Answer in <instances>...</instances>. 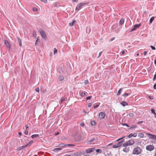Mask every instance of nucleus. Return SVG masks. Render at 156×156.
<instances>
[{
  "mask_svg": "<svg viewBox=\"0 0 156 156\" xmlns=\"http://www.w3.org/2000/svg\"><path fill=\"white\" fill-rule=\"evenodd\" d=\"M129 146L133 144L134 143V141L133 140H130L127 141Z\"/></svg>",
  "mask_w": 156,
  "mask_h": 156,
  "instance_id": "obj_11",
  "label": "nucleus"
},
{
  "mask_svg": "<svg viewBox=\"0 0 156 156\" xmlns=\"http://www.w3.org/2000/svg\"><path fill=\"white\" fill-rule=\"evenodd\" d=\"M129 146V144H128V142H127L123 144V146L124 147H127V146Z\"/></svg>",
  "mask_w": 156,
  "mask_h": 156,
  "instance_id": "obj_24",
  "label": "nucleus"
},
{
  "mask_svg": "<svg viewBox=\"0 0 156 156\" xmlns=\"http://www.w3.org/2000/svg\"><path fill=\"white\" fill-rule=\"evenodd\" d=\"M92 105V104L91 103H90L88 104V106L89 107H90Z\"/></svg>",
  "mask_w": 156,
  "mask_h": 156,
  "instance_id": "obj_53",
  "label": "nucleus"
},
{
  "mask_svg": "<svg viewBox=\"0 0 156 156\" xmlns=\"http://www.w3.org/2000/svg\"><path fill=\"white\" fill-rule=\"evenodd\" d=\"M129 94L128 93H126L124 94L123 96H128Z\"/></svg>",
  "mask_w": 156,
  "mask_h": 156,
  "instance_id": "obj_54",
  "label": "nucleus"
},
{
  "mask_svg": "<svg viewBox=\"0 0 156 156\" xmlns=\"http://www.w3.org/2000/svg\"><path fill=\"white\" fill-rule=\"evenodd\" d=\"M5 43L7 47L10 49V44L8 41L7 40H5Z\"/></svg>",
  "mask_w": 156,
  "mask_h": 156,
  "instance_id": "obj_10",
  "label": "nucleus"
},
{
  "mask_svg": "<svg viewBox=\"0 0 156 156\" xmlns=\"http://www.w3.org/2000/svg\"><path fill=\"white\" fill-rule=\"evenodd\" d=\"M23 149V147H22V146H21V147H19L18 148V151H20L21 150H22V149Z\"/></svg>",
  "mask_w": 156,
  "mask_h": 156,
  "instance_id": "obj_36",
  "label": "nucleus"
},
{
  "mask_svg": "<svg viewBox=\"0 0 156 156\" xmlns=\"http://www.w3.org/2000/svg\"><path fill=\"white\" fill-rule=\"evenodd\" d=\"M95 140V139L94 138H93L91 140H90L88 141V143H91L92 142H93V141Z\"/></svg>",
  "mask_w": 156,
  "mask_h": 156,
  "instance_id": "obj_31",
  "label": "nucleus"
},
{
  "mask_svg": "<svg viewBox=\"0 0 156 156\" xmlns=\"http://www.w3.org/2000/svg\"><path fill=\"white\" fill-rule=\"evenodd\" d=\"M106 115V114L105 112H101L99 113V117L101 119L104 118Z\"/></svg>",
  "mask_w": 156,
  "mask_h": 156,
  "instance_id": "obj_8",
  "label": "nucleus"
},
{
  "mask_svg": "<svg viewBox=\"0 0 156 156\" xmlns=\"http://www.w3.org/2000/svg\"><path fill=\"white\" fill-rule=\"evenodd\" d=\"M92 97L91 96H89L87 98V100H88L90 99H91V97Z\"/></svg>",
  "mask_w": 156,
  "mask_h": 156,
  "instance_id": "obj_46",
  "label": "nucleus"
},
{
  "mask_svg": "<svg viewBox=\"0 0 156 156\" xmlns=\"http://www.w3.org/2000/svg\"><path fill=\"white\" fill-rule=\"evenodd\" d=\"M17 39H18V42L19 43V44L20 47H21L22 46V44L21 39H20V38H19V37H17Z\"/></svg>",
  "mask_w": 156,
  "mask_h": 156,
  "instance_id": "obj_19",
  "label": "nucleus"
},
{
  "mask_svg": "<svg viewBox=\"0 0 156 156\" xmlns=\"http://www.w3.org/2000/svg\"><path fill=\"white\" fill-rule=\"evenodd\" d=\"M124 22V19L123 18H122L119 21V25L122 26Z\"/></svg>",
  "mask_w": 156,
  "mask_h": 156,
  "instance_id": "obj_15",
  "label": "nucleus"
},
{
  "mask_svg": "<svg viewBox=\"0 0 156 156\" xmlns=\"http://www.w3.org/2000/svg\"><path fill=\"white\" fill-rule=\"evenodd\" d=\"M141 25L140 24H136L133 27L131 30V32H132L136 30L137 28H138Z\"/></svg>",
  "mask_w": 156,
  "mask_h": 156,
  "instance_id": "obj_4",
  "label": "nucleus"
},
{
  "mask_svg": "<svg viewBox=\"0 0 156 156\" xmlns=\"http://www.w3.org/2000/svg\"><path fill=\"white\" fill-rule=\"evenodd\" d=\"M76 23V21L75 20H74L72 22L70 23H69V26H72L74 24H75Z\"/></svg>",
  "mask_w": 156,
  "mask_h": 156,
  "instance_id": "obj_22",
  "label": "nucleus"
},
{
  "mask_svg": "<svg viewBox=\"0 0 156 156\" xmlns=\"http://www.w3.org/2000/svg\"><path fill=\"white\" fill-rule=\"evenodd\" d=\"M125 51H122V55L124 54L125 53Z\"/></svg>",
  "mask_w": 156,
  "mask_h": 156,
  "instance_id": "obj_60",
  "label": "nucleus"
},
{
  "mask_svg": "<svg viewBox=\"0 0 156 156\" xmlns=\"http://www.w3.org/2000/svg\"><path fill=\"white\" fill-rule=\"evenodd\" d=\"M126 124H126V123H122V125L123 126H126Z\"/></svg>",
  "mask_w": 156,
  "mask_h": 156,
  "instance_id": "obj_62",
  "label": "nucleus"
},
{
  "mask_svg": "<svg viewBox=\"0 0 156 156\" xmlns=\"http://www.w3.org/2000/svg\"><path fill=\"white\" fill-rule=\"evenodd\" d=\"M147 54V51H145L144 52V55H146Z\"/></svg>",
  "mask_w": 156,
  "mask_h": 156,
  "instance_id": "obj_59",
  "label": "nucleus"
},
{
  "mask_svg": "<svg viewBox=\"0 0 156 156\" xmlns=\"http://www.w3.org/2000/svg\"><path fill=\"white\" fill-rule=\"evenodd\" d=\"M39 37H37V39L36 40V42L39 39Z\"/></svg>",
  "mask_w": 156,
  "mask_h": 156,
  "instance_id": "obj_64",
  "label": "nucleus"
},
{
  "mask_svg": "<svg viewBox=\"0 0 156 156\" xmlns=\"http://www.w3.org/2000/svg\"><path fill=\"white\" fill-rule=\"evenodd\" d=\"M41 2H44V3H46L47 2V0H40Z\"/></svg>",
  "mask_w": 156,
  "mask_h": 156,
  "instance_id": "obj_43",
  "label": "nucleus"
},
{
  "mask_svg": "<svg viewBox=\"0 0 156 156\" xmlns=\"http://www.w3.org/2000/svg\"><path fill=\"white\" fill-rule=\"evenodd\" d=\"M40 33L41 34L42 37L44 39H46V36L44 31L42 29L40 30Z\"/></svg>",
  "mask_w": 156,
  "mask_h": 156,
  "instance_id": "obj_5",
  "label": "nucleus"
},
{
  "mask_svg": "<svg viewBox=\"0 0 156 156\" xmlns=\"http://www.w3.org/2000/svg\"><path fill=\"white\" fill-rule=\"evenodd\" d=\"M90 124L92 126H94L95 125L96 123L94 121H91L90 122Z\"/></svg>",
  "mask_w": 156,
  "mask_h": 156,
  "instance_id": "obj_28",
  "label": "nucleus"
},
{
  "mask_svg": "<svg viewBox=\"0 0 156 156\" xmlns=\"http://www.w3.org/2000/svg\"><path fill=\"white\" fill-rule=\"evenodd\" d=\"M154 88L155 89H156V84H155L154 85Z\"/></svg>",
  "mask_w": 156,
  "mask_h": 156,
  "instance_id": "obj_58",
  "label": "nucleus"
},
{
  "mask_svg": "<svg viewBox=\"0 0 156 156\" xmlns=\"http://www.w3.org/2000/svg\"><path fill=\"white\" fill-rule=\"evenodd\" d=\"M154 147L153 145H149L146 146V149L147 150L151 151L154 149Z\"/></svg>",
  "mask_w": 156,
  "mask_h": 156,
  "instance_id": "obj_3",
  "label": "nucleus"
},
{
  "mask_svg": "<svg viewBox=\"0 0 156 156\" xmlns=\"http://www.w3.org/2000/svg\"><path fill=\"white\" fill-rule=\"evenodd\" d=\"M156 79V72L155 73V74H154L153 78V81H154Z\"/></svg>",
  "mask_w": 156,
  "mask_h": 156,
  "instance_id": "obj_39",
  "label": "nucleus"
},
{
  "mask_svg": "<svg viewBox=\"0 0 156 156\" xmlns=\"http://www.w3.org/2000/svg\"><path fill=\"white\" fill-rule=\"evenodd\" d=\"M149 98H150L152 100L153 98L149 96Z\"/></svg>",
  "mask_w": 156,
  "mask_h": 156,
  "instance_id": "obj_61",
  "label": "nucleus"
},
{
  "mask_svg": "<svg viewBox=\"0 0 156 156\" xmlns=\"http://www.w3.org/2000/svg\"><path fill=\"white\" fill-rule=\"evenodd\" d=\"M96 152L98 153H101L102 152V151L101 149H98L96 150Z\"/></svg>",
  "mask_w": 156,
  "mask_h": 156,
  "instance_id": "obj_26",
  "label": "nucleus"
},
{
  "mask_svg": "<svg viewBox=\"0 0 156 156\" xmlns=\"http://www.w3.org/2000/svg\"><path fill=\"white\" fill-rule=\"evenodd\" d=\"M86 92H82L80 94V96L82 97H83L84 96H85L86 95Z\"/></svg>",
  "mask_w": 156,
  "mask_h": 156,
  "instance_id": "obj_32",
  "label": "nucleus"
},
{
  "mask_svg": "<svg viewBox=\"0 0 156 156\" xmlns=\"http://www.w3.org/2000/svg\"><path fill=\"white\" fill-rule=\"evenodd\" d=\"M129 115L130 117H133L134 115L132 113H129Z\"/></svg>",
  "mask_w": 156,
  "mask_h": 156,
  "instance_id": "obj_48",
  "label": "nucleus"
},
{
  "mask_svg": "<svg viewBox=\"0 0 156 156\" xmlns=\"http://www.w3.org/2000/svg\"><path fill=\"white\" fill-rule=\"evenodd\" d=\"M125 140L122 138H120L116 140V141H119V142H120V144L122 145V143L124 142Z\"/></svg>",
  "mask_w": 156,
  "mask_h": 156,
  "instance_id": "obj_13",
  "label": "nucleus"
},
{
  "mask_svg": "<svg viewBox=\"0 0 156 156\" xmlns=\"http://www.w3.org/2000/svg\"><path fill=\"white\" fill-rule=\"evenodd\" d=\"M33 10L34 11H37L38 10L37 8H33Z\"/></svg>",
  "mask_w": 156,
  "mask_h": 156,
  "instance_id": "obj_45",
  "label": "nucleus"
},
{
  "mask_svg": "<svg viewBox=\"0 0 156 156\" xmlns=\"http://www.w3.org/2000/svg\"><path fill=\"white\" fill-rule=\"evenodd\" d=\"M57 49H56V48H54V54H55L56 53H57Z\"/></svg>",
  "mask_w": 156,
  "mask_h": 156,
  "instance_id": "obj_37",
  "label": "nucleus"
},
{
  "mask_svg": "<svg viewBox=\"0 0 156 156\" xmlns=\"http://www.w3.org/2000/svg\"><path fill=\"white\" fill-rule=\"evenodd\" d=\"M64 77L62 75L59 76L58 77V79L59 81H62L64 80Z\"/></svg>",
  "mask_w": 156,
  "mask_h": 156,
  "instance_id": "obj_17",
  "label": "nucleus"
},
{
  "mask_svg": "<svg viewBox=\"0 0 156 156\" xmlns=\"http://www.w3.org/2000/svg\"><path fill=\"white\" fill-rule=\"evenodd\" d=\"M102 51H101V52H99V56H98V57H99L101 55V54H102Z\"/></svg>",
  "mask_w": 156,
  "mask_h": 156,
  "instance_id": "obj_51",
  "label": "nucleus"
},
{
  "mask_svg": "<svg viewBox=\"0 0 156 156\" xmlns=\"http://www.w3.org/2000/svg\"><path fill=\"white\" fill-rule=\"evenodd\" d=\"M64 144H60L58 146H59L60 147H62L65 146Z\"/></svg>",
  "mask_w": 156,
  "mask_h": 156,
  "instance_id": "obj_35",
  "label": "nucleus"
},
{
  "mask_svg": "<svg viewBox=\"0 0 156 156\" xmlns=\"http://www.w3.org/2000/svg\"><path fill=\"white\" fill-rule=\"evenodd\" d=\"M29 144H27L26 145H24V146H22V147H23V149L24 148H25V147H27V146Z\"/></svg>",
  "mask_w": 156,
  "mask_h": 156,
  "instance_id": "obj_50",
  "label": "nucleus"
},
{
  "mask_svg": "<svg viewBox=\"0 0 156 156\" xmlns=\"http://www.w3.org/2000/svg\"><path fill=\"white\" fill-rule=\"evenodd\" d=\"M154 17H152L151 18L150 20V23L149 24H151L152 23L153 21L154 20Z\"/></svg>",
  "mask_w": 156,
  "mask_h": 156,
  "instance_id": "obj_23",
  "label": "nucleus"
},
{
  "mask_svg": "<svg viewBox=\"0 0 156 156\" xmlns=\"http://www.w3.org/2000/svg\"><path fill=\"white\" fill-rule=\"evenodd\" d=\"M39 135L38 134H34L31 136V138H34L36 137H37L39 136Z\"/></svg>",
  "mask_w": 156,
  "mask_h": 156,
  "instance_id": "obj_20",
  "label": "nucleus"
},
{
  "mask_svg": "<svg viewBox=\"0 0 156 156\" xmlns=\"http://www.w3.org/2000/svg\"><path fill=\"white\" fill-rule=\"evenodd\" d=\"M147 135H149L150 136L149 137L150 139L156 140V135L152 134H151L148 133H147Z\"/></svg>",
  "mask_w": 156,
  "mask_h": 156,
  "instance_id": "obj_6",
  "label": "nucleus"
},
{
  "mask_svg": "<svg viewBox=\"0 0 156 156\" xmlns=\"http://www.w3.org/2000/svg\"><path fill=\"white\" fill-rule=\"evenodd\" d=\"M19 134L20 135V136H21L22 135V133L21 132H19Z\"/></svg>",
  "mask_w": 156,
  "mask_h": 156,
  "instance_id": "obj_63",
  "label": "nucleus"
},
{
  "mask_svg": "<svg viewBox=\"0 0 156 156\" xmlns=\"http://www.w3.org/2000/svg\"><path fill=\"white\" fill-rule=\"evenodd\" d=\"M80 125L82 127H83L84 126V124L83 123H82L80 124Z\"/></svg>",
  "mask_w": 156,
  "mask_h": 156,
  "instance_id": "obj_49",
  "label": "nucleus"
},
{
  "mask_svg": "<svg viewBox=\"0 0 156 156\" xmlns=\"http://www.w3.org/2000/svg\"><path fill=\"white\" fill-rule=\"evenodd\" d=\"M24 134L26 135H27L28 134V131L26 129L24 132Z\"/></svg>",
  "mask_w": 156,
  "mask_h": 156,
  "instance_id": "obj_40",
  "label": "nucleus"
},
{
  "mask_svg": "<svg viewBox=\"0 0 156 156\" xmlns=\"http://www.w3.org/2000/svg\"><path fill=\"white\" fill-rule=\"evenodd\" d=\"M123 149V151L125 152H127L129 150V147H126Z\"/></svg>",
  "mask_w": 156,
  "mask_h": 156,
  "instance_id": "obj_14",
  "label": "nucleus"
},
{
  "mask_svg": "<svg viewBox=\"0 0 156 156\" xmlns=\"http://www.w3.org/2000/svg\"><path fill=\"white\" fill-rule=\"evenodd\" d=\"M62 149L61 148H54V151H60V150H61Z\"/></svg>",
  "mask_w": 156,
  "mask_h": 156,
  "instance_id": "obj_27",
  "label": "nucleus"
},
{
  "mask_svg": "<svg viewBox=\"0 0 156 156\" xmlns=\"http://www.w3.org/2000/svg\"><path fill=\"white\" fill-rule=\"evenodd\" d=\"M115 38L114 37H113L112 38H111L110 40V41H113L114 39H115Z\"/></svg>",
  "mask_w": 156,
  "mask_h": 156,
  "instance_id": "obj_55",
  "label": "nucleus"
},
{
  "mask_svg": "<svg viewBox=\"0 0 156 156\" xmlns=\"http://www.w3.org/2000/svg\"><path fill=\"white\" fill-rule=\"evenodd\" d=\"M121 104L123 106L128 105V104L125 101H123L121 103Z\"/></svg>",
  "mask_w": 156,
  "mask_h": 156,
  "instance_id": "obj_18",
  "label": "nucleus"
},
{
  "mask_svg": "<svg viewBox=\"0 0 156 156\" xmlns=\"http://www.w3.org/2000/svg\"><path fill=\"white\" fill-rule=\"evenodd\" d=\"M138 136L139 137L142 138L144 136V134L142 133H140L138 135Z\"/></svg>",
  "mask_w": 156,
  "mask_h": 156,
  "instance_id": "obj_21",
  "label": "nucleus"
},
{
  "mask_svg": "<svg viewBox=\"0 0 156 156\" xmlns=\"http://www.w3.org/2000/svg\"><path fill=\"white\" fill-rule=\"evenodd\" d=\"M141 149L140 147H137L135 148L133 151V154H139L141 152Z\"/></svg>",
  "mask_w": 156,
  "mask_h": 156,
  "instance_id": "obj_1",
  "label": "nucleus"
},
{
  "mask_svg": "<svg viewBox=\"0 0 156 156\" xmlns=\"http://www.w3.org/2000/svg\"><path fill=\"white\" fill-rule=\"evenodd\" d=\"M33 36L34 37H36V36H37V34H36V32L35 31H34L33 32Z\"/></svg>",
  "mask_w": 156,
  "mask_h": 156,
  "instance_id": "obj_34",
  "label": "nucleus"
},
{
  "mask_svg": "<svg viewBox=\"0 0 156 156\" xmlns=\"http://www.w3.org/2000/svg\"><path fill=\"white\" fill-rule=\"evenodd\" d=\"M122 145L120 142H119L118 143L115 144L113 146V147L114 148H117Z\"/></svg>",
  "mask_w": 156,
  "mask_h": 156,
  "instance_id": "obj_9",
  "label": "nucleus"
},
{
  "mask_svg": "<svg viewBox=\"0 0 156 156\" xmlns=\"http://www.w3.org/2000/svg\"><path fill=\"white\" fill-rule=\"evenodd\" d=\"M137 136V134L136 133H130V134L129 136H128V137L129 138H130L132 136H133L134 137H136Z\"/></svg>",
  "mask_w": 156,
  "mask_h": 156,
  "instance_id": "obj_12",
  "label": "nucleus"
},
{
  "mask_svg": "<svg viewBox=\"0 0 156 156\" xmlns=\"http://www.w3.org/2000/svg\"><path fill=\"white\" fill-rule=\"evenodd\" d=\"M88 83V81L87 80H86L84 81V84H87Z\"/></svg>",
  "mask_w": 156,
  "mask_h": 156,
  "instance_id": "obj_41",
  "label": "nucleus"
},
{
  "mask_svg": "<svg viewBox=\"0 0 156 156\" xmlns=\"http://www.w3.org/2000/svg\"><path fill=\"white\" fill-rule=\"evenodd\" d=\"M99 106V105H98V104H96H96H94V108H97Z\"/></svg>",
  "mask_w": 156,
  "mask_h": 156,
  "instance_id": "obj_33",
  "label": "nucleus"
},
{
  "mask_svg": "<svg viewBox=\"0 0 156 156\" xmlns=\"http://www.w3.org/2000/svg\"><path fill=\"white\" fill-rule=\"evenodd\" d=\"M122 91V88H120L118 91L117 95H119L121 94Z\"/></svg>",
  "mask_w": 156,
  "mask_h": 156,
  "instance_id": "obj_25",
  "label": "nucleus"
},
{
  "mask_svg": "<svg viewBox=\"0 0 156 156\" xmlns=\"http://www.w3.org/2000/svg\"><path fill=\"white\" fill-rule=\"evenodd\" d=\"M73 2H78V0H72Z\"/></svg>",
  "mask_w": 156,
  "mask_h": 156,
  "instance_id": "obj_57",
  "label": "nucleus"
},
{
  "mask_svg": "<svg viewBox=\"0 0 156 156\" xmlns=\"http://www.w3.org/2000/svg\"><path fill=\"white\" fill-rule=\"evenodd\" d=\"M150 47L151 48V49L153 50H155V47L151 45L150 46Z\"/></svg>",
  "mask_w": 156,
  "mask_h": 156,
  "instance_id": "obj_42",
  "label": "nucleus"
},
{
  "mask_svg": "<svg viewBox=\"0 0 156 156\" xmlns=\"http://www.w3.org/2000/svg\"><path fill=\"white\" fill-rule=\"evenodd\" d=\"M68 145L69 146H75V145L72 144H68Z\"/></svg>",
  "mask_w": 156,
  "mask_h": 156,
  "instance_id": "obj_52",
  "label": "nucleus"
},
{
  "mask_svg": "<svg viewBox=\"0 0 156 156\" xmlns=\"http://www.w3.org/2000/svg\"><path fill=\"white\" fill-rule=\"evenodd\" d=\"M137 127V126L135 125H132L131 127L129 129H131L133 130L134 129H135Z\"/></svg>",
  "mask_w": 156,
  "mask_h": 156,
  "instance_id": "obj_16",
  "label": "nucleus"
},
{
  "mask_svg": "<svg viewBox=\"0 0 156 156\" xmlns=\"http://www.w3.org/2000/svg\"><path fill=\"white\" fill-rule=\"evenodd\" d=\"M151 112L154 114L155 115H156V113H155V110L154 109H153V108H151Z\"/></svg>",
  "mask_w": 156,
  "mask_h": 156,
  "instance_id": "obj_29",
  "label": "nucleus"
},
{
  "mask_svg": "<svg viewBox=\"0 0 156 156\" xmlns=\"http://www.w3.org/2000/svg\"><path fill=\"white\" fill-rule=\"evenodd\" d=\"M90 28L88 27L87 28L86 31L87 32H88V33L89 34H90Z\"/></svg>",
  "mask_w": 156,
  "mask_h": 156,
  "instance_id": "obj_30",
  "label": "nucleus"
},
{
  "mask_svg": "<svg viewBox=\"0 0 156 156\" xmlns=\"http://www.w3.org/2000/svg\"><path fill=\"white\" fill-rule=\"evenodd\" d=\"M35 90L37 92H39V89L38 87H37L35 89Z\"/></svg>",
  "mask_w": 156,
  "mask_h": 156,
  "instance_id": "obj_44",
  "label": "nucleus"
},
{
  "mask_svg": "<svg viewBox=\"0 0 156 156\" xmlns=\"http://www.w3.org/2000/svg\"><path fill=\"white\" fill-rule=\"evenodd\" d=\"M95 150V149L94 147H92L87 149L86 151V152L87 153H89L93 152Z\"/></svg>",
  "mask_w": 156,
  "mask_h": 156,
  "instance_id": "obj_7",
  "label": "nucleus"
},
{
  "mask_svg": "<svg viewBox=\"0 0 156 156\" xmlns=\"http://www.w3.org/2000/svg\"><path fill=\"white\" fill-rule=\"evenodd\" d=\"M87 3L86 2L81 3L78 4L76 8V10H79L84 5L87 4Z\"/></svg>",
  "mask_w": 156,
  "mask_h": 156,
  "instance_id": "obj_2",
  "label": "nucleus"
},
{
  "mask_svg": "<svg viewBox=\"0 0 156 156\" xmlns=\"http://www.w3.org/2000/svg\"><path fill=\"white\" fill-rule=\"evenodd\" d=\"M143 122V121H139V122H137V124H140V123H142Z\"/></svg>",
  "mask_w": 156,
  "mask_h": 156,
  "instance_id": "obj_47",
  "label": "nucleus"
},
{
  "mask_svg": "<svg viewBox=\"0 0 156 156\" xmlns=\"http://www.w3.org/2000/svg\"><path fill=\"white\" fill-rule=\"evenodd\" d=\"M25 127H26V129L27 130V129H28L29 128V127H28V125H26Z\"/></svg>",
  "mask_w": 156,
  "mask_h": 156,
  "instance_id": "obj_56",
  "label": "nucleus"
},
{
  "mask_svg": "<svg viewBox=\"0 0 156 156\" xmlns=\"http://www.w3.org/2000/svg\"><path fill=\"white\" fill-rule=\"evenodd\" d=\"M66 101L65 98H62L61 99V101L60 102V104H62V102L64 101Z\"/></svg>",
  "mask_w": 156,
  "mask_h": 156,
  "instance_id": "obj_38",
  "label": "nucleus"
}]
</instances>
